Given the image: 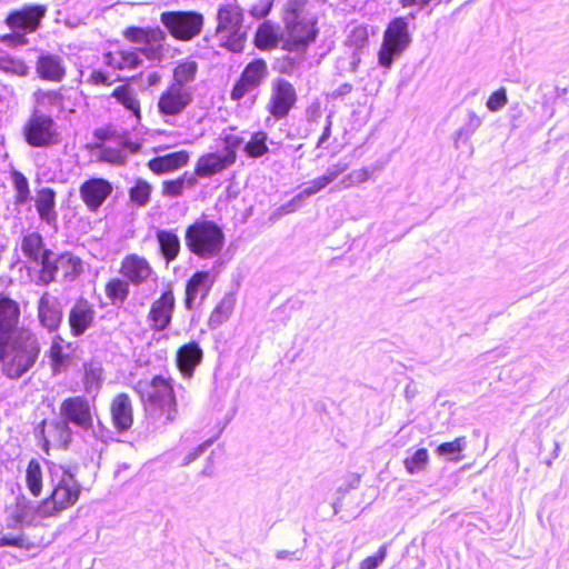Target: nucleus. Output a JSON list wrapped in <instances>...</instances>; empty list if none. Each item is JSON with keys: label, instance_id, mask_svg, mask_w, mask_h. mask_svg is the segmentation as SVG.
Segmentation results:
<instances>
[{"label": "nucleus", "instance_id": "f257e3e1", "mask_svg": "<svg viewBox=\"0 0 569 569\" xmlns=\"http://www.w3.org/2000/svg\"><path fill=\"white\" fill-rule=\"evenodd\" d=\"M41 347L34 332L20 328L10 336L0 337L1 372L11 380L28 373L37 363Z\"/></svg>", "mask_w": 569, "mask_h": 569}, {"label": "nucleus", "instance_id": "f03ea898", "mask_svg": "<svg viewBox=\"0 0 569 569\" xmlns=\"http://www.w3.org/2000/svg\"><path fill=\"white\" fill-rule=\"evenodd\" d=\"M59 420L52 423L50 437L61 449H68L74 435H81L92 429L97 419V408L84 396L68 397L60 403Z\"/></svg>", "mask_w": 569, "mask_h": 569}, {"label": "nucleus", "instance_id": "7ed1b4c3", "mask_svg": "<svg viewBox=\"0 0 569 569\" xmlns=\"http://www.w3.org/2000/svg\"><path fill=\"white\" fill-rule=\"evenodd\" d=\"M134 390L139 393L150 417L159 420L161 425L176 420L177 396L170 378L158 375L151 380H139Z\"/></svg>", "mask_w": 569, "mask_h": 569}, {"label": "nucleus", "instance_id": "20e7f679", "mask_svg": "<svg viewBox=\"0 0 569 569\" xmlns=\"http://www.w3.org/2000/svg\"><path fill=\"white\" fill-rule=\"evenodd\" d=\"M49 477L52 486L51 495L39 506L43 517L54 516L77 503L81 486L76 475L60 465L49 463Z\"/></svg>", "mask_w": 569, "mask_h": 569}, {"label": "nucleus", "instance_id": "39448f33", "mask_svg": "<svg viewBox=\"0 0 569 569\" xmlns=\"http://www.w3.org/2000/svg\"><path fill=\"white\" fill-rule=\"evenodd\" d=\"M224 241L222 228L211 220H197L188 226L184 232L187 249L201 259L217 257L221 252Z\"/></svg>", "mask_w": 569, "mask_h": 569}, {"label": "nucleus", "instance_id": "423d86ee", "mask_svg": "<svg viewBox=\"0 0 569 569\" xmlns=\"http://www.w3.org/2000/svg\"><path fill=\"white\" fill-rule=\"evenodd\" d=\"M217 20V37L221 46L232 52L242 51L247 38L242 10L237 6H222L218 10Z\"/></svg>", "mask_w": 569, "mask_h": 569}, {"label": "nucleus", "instance_id": "0eeeda50", "mask_svg": "<svg viewBox=\"0 0 569 569\" xmlns=\"http://www.w3.org/2000/svg\"><path fill=\"white\" fill-rule=\"evenodd\" d=\"M412 39L408 28V18H393L387 26L378 52V63L390 69L396 59L410 46Z\"/></svg>", "mask_w": 569, "mask_h": 569}, {"label": "nucleus", "instance_id": "6e6552de", "mask_svg": "<svg viewBox=\"0 0 569 569\" xmlns=\"http://www.w3.org/2000/svg\"><path fill=\"white\" fill-rule=\"evenodd\" d=\"M123 37L136 44L141 56L152 62H161L164 57L166 32L159 27H128Z\"/></svg>", "mask_w": 569, "mask_h": 569}, {"label": "nucleus", "instance_id": "1a4fd4ad", "mask_svg": "<svg viewBox=\"0 0 569 569\" xmlns=\"http://www.w3.org/2000/svg\"><path fill=\"white\" fill-rule=\"evenodd\" d=\"M160 22L179 41H190L202 31L204 18L197 11H164Z\"/></svg>", "mask_w": 569, "mask_h": 569}, {"label": "nucleus", "instance_id": "9d476101", "mask_svg": "<svg viewBox=\"0 0 569 569\" xmlns=\"http://www.w3.org/2000/svg\"><path fill=\"white\" fill-rule=\"evenodd\" d=\"M23 138L32 148H48L59 141L57 123L52 116L34 110L23 126Z\"/></svg>", "mask_w": 569, "mask_h": 569}, {"label": "nucleus", "instance_id": "9b49d317", "mask_svg": "<svg viewBox=\"0 0 569 569\" xmlns=\"http://www.w3.org/2000/svg\"><path fill=\"white\" fill-rule=\"evenodd\" d=\"M269 77L267 62L263 59L250 61L236 80L230 91L232 101H241L246 96H251L253 103L260 92V86Z\"/></svg>", "mask_w": 569, "mask_h": 569}, {"label": "nucleus", "instance_id": "f8f14e48", "mask_svg": "<svg viewBox=\"0 0 569 569\" xmlns=\"http://www.w3.org/2000/svg\"><path fill=\"white\" fill-rule=\"evenodd\" d=\"M297 102L295 87L283 78H277L271 83V94L267 104L268 112L276 119L286 118Z\"/></svg>", "mask_w": 569, "mask_h": 569}, {"label": "nucleus", "instance_id": "ddd939ff", "mask_svg": "<svg viewBox=\"0 0 569 569\" xmlns=\"http://www.w3.org/2000/svg\"><path fill=\"white\" fill-rule=\"evenodd\" d=\"M192 102L191 93L180 86L168 87L159 97L158 111L168 124Z\"/></svg>", "mask_w": 569, "mask_h": 569}, {"label": "nucleus", "instance_id": "4468645a", "mask_svg": "<svg viewBox=\"0 0 569 569\" xmlns=\"http://www.w3.org/2000/svg\"><path fill=\"white\" fill-rule=\"evenodd\" d=\"M113 191L112 183L99 177L84 180L79 187V194L90 212H97Z\"/></svg>", "mask_w": 569, "mask_h": 569}, {"label": "nucleus", "instance_id": "2eb2a0df", "mask_svg": "<svg viewBox=\"0 0 569 569\" xmlns=\"http://www.w3.org/2000/svg\"><path fill=\"white\" fill-rule=\"evenodd\" d=\"M216 279L210 271H196L186 284L184 307L193 310L206 300Z\"/></svg>", "mask_w": 569, "mask_h": 569}, {"label": "nucleus", "instance_id": "dca6fc26", "mask_svg": "<svg viewBox=\"0 0 569 569\" xmlns=\"http://www.w3.org/2000/svg\"><path fill=\"white\" fill-rule=\"evenodd\" d=\"M96 309L86 298H78L68 313V323L72 337L79 338L94 325Z\"/></svg>", "mask_w": 569, "mask_h": 569}, {"label": "nucleus", "instance_id": "f3484780", "mask_svg": "<svg viewBox=\"0 0 569 569\" xmlns=\"http://www.w3.org/2000/svg\"><path fill=\"white\" fill-rule=\"evenodd\" d=\"M47 8L41 4L24 6L9 13L7 23L16 32L29 33L36 31L46 16Z\"/></svg>", "mask_w": 569, "mask_h": 569}, {"label": "nucleus", "instance_id": "a211bd4d", "mask_svg": "<svg viewBox=\"0 0 569 569\" xmlns=\"http://www.w3.org/2000/svg\"><path fill=\"white\" fill-rule=\"evenodd\" d=\"M39 323L48 332H56L63 319L62 305L59 298L46 291L37 305Z\"/></svg>", "mask_w": 569, "mask_h": 569}, {"label": "nucleus", "instance_id": "6ab92c4d", "mask_svg": "<svg viewBox=\"0 0 569 569\" xmlns=\"http://www.w3.org/2000/svg\"><path fill=\"white\" fill-rule=\"evenodd\" d=\"M120 274L133 286H140L148 280H157V274L149 261L136 253L126 256L120 266Z\"/></svg>", "mask_w": 569, "mask_h": 569}, {"label": "nucleus", "instance_id": "aec40b11", "mask_svg": "<svg viewBox=\"0 0 569 569\" xmlns=\"http://www.w3.org/2000/svg\"><path fill=\"white\" fill-rule=\"evenodd\" d=\"M174 307L176 299L171 289L164 290L151 303L147 318L154 331H163L171 325Z\"/></svg>", "mask_w": 569, "mask_h": 569}, {"label": "nucleus", "instance_id": "412c9836", "mask_svg": "<svg viewBox=\"0 0 569 569\" xmlns=\"http://www.w3.org/2000/svg\"><path fill=\"white\" fill-rule=\"evenodd\" d=\"M318 34L316 22L310 19H299L288 26V40L286 49L289 51H305L308 46L315 42Z\"/></svg>", "mask_w": 569, "mask_h": 569}, {"label": "nucleus", "instance_id": "4be33fe9", "mask_svg": "<svg viewBox=\"0 0 569 569\" xmlns=\"http://www.w3.org/2000/svg\"><path fill=\"white\" fill-rule=\"evenodd\" d=\"M203 351L196 341L181 346L176 356L177 367L184 379L193 377L196 368L202 362Z\"/></svg>", "mask_w": 569, "mask_h": 569}, {"label": "nucleus", "instance_id": "5701e85b", "mask_svg": "<svg viewBox=\"0 0 569 569\" xmlns=\"http://www.w3.org/2000/svg\"><path fill=\"white\" fill-rule=\"evenodd\" d=\"M36 71L42 80L61 82L66 77L63 58L58 54L41 53L37 59Z\"/></svg>", "mask_w": 569, "mask_h": 569}, {"label": "nucleus", "instance_id": "b1692460", "mask_svg": "<svg viewBox=\"0 0 569 569\" xmlns=\"http://www.w3.org/2000/svg\"><path fill=\"white\" fill-rule=\"evenodd\" d=\"M21 310L19 303L8 296L0 295V337L18 331Z\"/></svg>", "mask_w": 569, "mask_h": 569}, {"label": "nucleus", "instance_id": "393cba45", "mask_svg": "<svg viewBox=\"0 0 569 569\" xmlns=\"http://www.w3.org/2000/svg\"><path fill=\"white\" fill-rule=\"evenodd\" d=\"M111 418L118 432L128 431L133 423L132 405L127 393H119L111 403Z\"/></svg>", "mask_w": 569, "mask_h": 569}, {"label": "nucleus", "instance_id": "a878e982", "mask_svg": "<svg viewBox=\"0 0 569 569\" xmlns=\"http://www.w3.org/2000/svg\"><path fill=\"white\" fill-rule=\"evenodd\" d=\"M56 191L52 188L43 187L37 191L36 209L41 221L57 228L58 212L56 210Z\"/></svg>", "mask_w": 569, "mask_h": 569}, {"label": "nucleus", "instance_id": "bb28decb", "mask_svg": "<svg viewBox=\"0 0 569 569\" xmlns=\"http://www.w3.org/2000/svg\"><path fill=\"white\" fill-rule=\"evenodd\" d=\"M137 48L121 49L103 54V63L116 70H136L142 66V59Z\"/></svg>", "mask_w": 569, "mask_h": 569}, {"label": "nucleus", "instance_id": "cd10ccee", "mask_svg": "<svg viewBox=\"0 0 569 569\" xmlns=\"http://www.w3.org/2000/svg\"><path fill=\"white\" fill-rule=\"evenodd\" d=\"M231 166L232 163L220 152H209L198 159L192 174L196 178H210Z\"/></svg>", "mask_w": 569, "mask_h": 569}, {"label": "nucleus", "instance_id": "c85d7f7f", "mask_svg": "<svg viewBox=\"0 0 569 569\" xmlns=\"http://www.w3.org/2000/svg\"><path fill=\"white\" fill-rule=\"evenodd\" d=\"M188 161L189 152L186 150H179L163 156L154 157L148 162V167L152 172L162 174L186 166Z\"/></svg>", "mask_w": 569, "mask_h": 569}, {"label": "nucleus", "instance_id": "c756f323", "mask_svg": "<svg viewBox=\"0 0 569 569\" xmlns=\"http://www.w3.org/2000/svg\"><path fill=\"white\" fill-rule=\"evenodd\" d=\"M156 239L159 246V252L167 264L174 261L181 249L180 238L173 230L157 229Z\"/></svg>", "mask_w": 569, "mask_h": 569}, {"label": "nucleus", "instance_id": "7c9ffc66", "mask_svg": "<svg viewBox=\"0 0 569 569\" xmlns=\"http://www.w3.org/2000/svg\"><path fill=\"white\" fill-rule=\"evenodd\" d=\"M34 99L39 110L47 114L52 116L64 110V96L61 90H38L34 92Z\"/></svg>", "mask_w": 569, "mask_h": 569}, {"label": "nucleus", "instance_id": "2f4dec72", "mask_svg": "<svg viewBox=\"0 0 569 569\" xmlns=\"http://www.w3.org/2000/svg\"><path fill=\"white\" fill-rule=\"evenodd\" d=\"M58 273L61 272L62 281L72 282L83 271L82 260L70 252H63L57 256Z\"/></svg>", "mask_w": 569, "mask_h": 569}, {"label": "nucleus", "instance_id": "473e14b6", "mask_svg": "<svg viewBox=\"0 0 569 569\" xmlns=\"http://www.w3.org/2000/svg\"><path fill=\"white\" fill-rule=\"evenodd\" d=\"M57 253L52 250H46L44 256L40 258L36 264L40 267L37 276L36 283L40 286H49L51 282L57 280L58 277V263Z\"/></svg>", "mask_w": 569, "mask_h": 569}, {"label": "nucleus", "instance_id": "72a5a7b5", "mask_svg": "<svg viewBox=\"0 0 569 569\" xmlns=\"http://www.w3.org/2000/svg\"><path fill=\"white\" fill-rule=\"evenodd\" d=\"M111 97L114 98L126 110L131 112L137 121H140V102L133 88L128 84L119 86L112 91Z\"/></svg>", "mask_w": 569, "mask_h": 569}, {"label": "nucleus", "instance_id": "f704fd0d", "mask_svg": "<svg viewBox=\"0 0 569 569\" xmlns=\"http://www.w3.org/2000/svg\"><path fill=\"white\" fill-rule=\"evenodd\" d=\"M254 46L260 50H271L278 47L280 36L270 21H263L254 34Z\"/></svg>", "mask_w": 569, "mask_h": 569}, {"label": "nucleus", "instance_id": "c9c22d12", "mask_svg": "<svg viewBox=\"0 0 569 569\" xmlns=\"http://www.w3.org/2000/svg\"><path fill=\"white\" fill-rule=\"evenodd\" d=\"M46 250H49L44 247L43 238L38 232H30L23 236L21 241V251L26 258H28L32 262H37L42 256H44Z\"/></svg>", "mask_w": 569, "mask_h": 569}, {"label": "nucleus", "instance_id": "e433bc0d", "mask_svg": "<svg viewBox=\"0 0 569 569\" xmlns=\"http://www.w3.org/2000/svg\"><path fill=\"white\" fill-rule=\"evenodd\" d=\"M104 292L111 305L120 308L129 297V282L124 278H113L107 282Z\"/></svg>", "mask_w": 569, "mask_h": 569}, {"label": "nucleus", "instance_id": "4c0bfd02", "mask_svg": "<svg viewBox=\"0 0 569 569\" xmlns=\"http://www.w3.org/2000/svg\"><path fill=\"white\" fill-rule=\"evenodd\" d=\"M481 123L482 119L473 110H468L465 123L453 133L455 148L458 149L461 143H467Z\"/></svg>", "mask_w": 569, "mask_h": 569}, {"label": "nucleus", "instance_id": "58836bf2", "mask_svg": "<svg viewBox=\"0 0 569 569\" xmlns=\"http://www.w3.org/2000/svg\"><path fill=\"white\" fill-rule=\"evenodd\" d=\"M197 183L198 180L194 174L184 172L178 179L163 181V194L171 198H177L182 194L183 189H192L197 186Z\"/></svg>", "mask_w": 569, "mask_h": 569}, {"label": "nucleus", "instance_id": "ea45409f", "mask_svg": "<svg viewBox=\"0 0 569 569\" xmlns=\"http://www.w3.org/2000/svg\"><path fill=\"white\" fill-rule=\"evenodd\" d=\"M102 368L99 365L90 363L89 366H86L83 386L88 396H91L94 399L102 386Z\"/></svg>", "mask_w": 569, "mask_h": 569}, {"label": "nucleus", "instance_id": "a19ab883", "mask_svg": "<svg viewBox=\"0 0 569 569\" xmlns=\"http://www.w3.org/2000/svg\"><path fill=\"white\" fill-rule=\"evenodd\" d=\"M267 141L268 134L264 131H256L251 134L250 140L244 143L243 152L248 158H261L269 152Z\"/></svg>", "mask_w": 569, "mask_h": 569}, {"label": "nucleus", "instance_id": "79ce46f5", "mask_svg": "<svg viewBox=\"0 0 569 569\" xmlns=\"http://www.w3.org/2000/svg\"><path fill=\"white\" fill-rule=\"evenodd\" d=\"M62 341V338L58 336L53 339L49 350V359L53 375L66 370L69 363V356L63 351Z\"/></svg>", "mask_w": 569, "mask_h": 569}, {"label": "nucleus", "instance_id": "37998d69", "mask_svg": "<svg viewBox=\"0 0 569 569\" xmlns=\"http://www.w3.org/2000/svg\"><path fill=\"white\" fill-rule=\"evenodd\" d=\"M327 182L325 180H322V177H318L316 179H313L312 181L309 182L308 187H306L305 189H302L298 194H296L286 206L284 208L287 209V212H292L295 211L298 207L301 206L302 201L308 198V197H311L316 193H318L319 191H321L322 189H325L327 187Z\"/></svg>", "mask_w": 569, "mask_h": 569}, {"label": "nucleus", "instance_id": "c03bdc74", "mask_svg": "<svg viewBox=\"0 0 569 569\" xmlns=\"http://www.w3.org/2000/svg\"><path fill=\"white\" fill-rule=\"evenodd\" d=\"M26 482L32 496L38 497L42 491V470L37 459H31L26 470Z\"/></svg>", "mask_w": 569, "mask_h": 569}, {"label": "nucleus", "instance_id": "a18cd8bd", "mask_svg": "<svg viewBox=\"0 0 569 569\" xmlns=\"http://www.w3.org/2000/svg\"><path fill=\"white\" fill-rule=\"evenodd\" d=\"M198 63L196 61L180 62L173 70L174 83L171 86H180L183 88L196 79Z\"/></svg>", "mask_w": 569, "mask_h": 569}, {"label": "nucleus", "instance_id": "49530a36", "mask_svg": "<svg viewBox=\"0 0 569 569\" xmlns=\"http://www.w3.org/2000/svg\"><path fill=\"white\" fill-rule=\"evenodd\" d=\"M11 178L16 191L14 203L24 204L29 202L32 199V197L27 177L22 172L13 170L11 173Z\"/></svg>", "mask_w": 569, "mask_h": 569}, {"label": "nucleus", "instance_id": "de8ad7c7", "mask_svg": "<svg viewBox=\"0 0 569 569\" xmlns=\"http://www.w3.org/2000/svg\"><path fill=\"white\" fill-rule=\"evenodd\" d=\"M466 438L459 437L453 441L439 445L436 449V453L449 461H459L461 459L460 453L466 448Z\"/></svg>", "mask_w": 569, "mask_h": 569}, {"label": "nucleus", "instance_id": "09e8293b", "mask_svg": "<svg viewBox=\"0 0 569 569\" xmlns=\"http://www.w3.org/2000/svg\"><path fill=\"white\" fill-rule=\"evenodd\" d=\"M152 187L143 179H137L134 184L129 189V198L132 203L138 207H146L151 197Z\"/></svg>", "mask_w": 569, "mask_h": 569}, {"label": "nucleus", "instance_id": "8fccbe9b", "mask_svg": "<svg viewBox=\"0 0 569 569\" xmlns=\"http://www.w3.org/2000/svg\"><path fill=\"white\" fill-rule=\"evenodd\" d=\"M429 460L426 448L418 449L411 457L405 459V467L408 473L415 475L426 469Z\"/></svg>", "mask_w": 569, "mask_h": 569}, {"label": "nucleus", "instance_id": "3c124183", "mask_svg": "<svg viewBox=\"0 0 569 569\" xmlns=\"http://www.w3.org/2000/svg\"><path fill=\"white\" fill-rule=\"evenodd\" d=\"M82 437L88 442H91V440H99L103 443H107L113 439V432L97 417V419L92 421V429L87 430Z\"/></svg>", "mask_w": 569, "mask_h": 569}, {"label": "nucleus", "instance_id": "603ef678", "mask_svg": "<svg viewBox=\"0 0 569 569\" xmlns=\"http://www.w3.org/2000/svg\"><path fill=\"white\" fill-rule=\"evenodd\" d=\"M223 154L232 164L237 160V150L244 143V139L237 134H224L222 137Z\"/></svg>", "mask_w": 569, "mask_h": 569}, {"label": "nucleus", "instance_id": "864d4df0", "mask_svg": "<svg viewBox=\"0 0 569 569\" xmlns=\"http://www.w3.org/2000/svg\"><path fill=\"white\" fill-rule=\"evenodd\" d=\"M72 10H74V12H68L64 23L70 28H77L86 22V19L90 14V10L82 2H77Z\"/></svg>", "mask_w": 569, "mask_h": 569}, {"label": "nucleus", "instance_id": "5fc2aeb1", "mask_svg": "<svg viewBox=\"0 0 569 569\" xmlns=\"http://www.w3.org/2000/svg\"><path fill=\"white\" fill-rule=\"evenodd\" d=\"M371 172L367 168L357 169L342 178L340 184L343 189H349L370 179Z\"/></svg>", "mask_w": 569, "mask_h": 569}, {"label": "nucleus", "instance_id": "6e6d98bb", "mask_svg": "<svg viewBox=\"0 0 569 569\" xmlns=\"http://www.w3.org/2000/svg\"><path fill=\"white\" fill-rule=\"evenodd\" d=\"M369 40V34L367 28L363 26H356L352 28L348 36V42L355 47L353 50H360L367 46Z\"/></svg>", "mask_w": 569, "mask_h": 569}, {"label": "nucleus", "instance_id": "4d7b16f0", "mask_svg": "<svg viewBox=\"0 0 569 569\" xmlns=\"http://www.w3.org/2000/svg\"><path fill=\"white\" fill-rule=\"evenodd\" d=\"M303 61H305V56L302 53L293 56V57L287 56L280 62V67H279L280 72L289 74V76H293L295 73L298 72V70Z\"/></svg>", "mask_w": 569, "mask_h": 569}, {"label": "nucleus", "instance_id": "13d9d810", "mask_svg": "<svg viewBox=\"0 0 569 569\" xmlns=\"http://www.w3.org/2000/svg\"><path fill=\"white\" fill-rule=\"evenodd\" d=\"M507 102V90L505 88H500L490 94L486 106L491 112H497L501 110Z\"/></svg>", "mask_w": 569, "mask_h": 569}, {"label": "nucleus", "instance_id": "bf43d9fd", "mask_svg": "<svg viewBox=\"0 0 569 569\" xmlns=\"http://www.w3.org/2000/svg\"><path fill=\"white\" fill-rule=\"evenodd\" d=\"M349 168V162L346 159H340L337 163L330 164L325 174H322V180L327 182V184L333 182L340 174H342Z\"/></svg>", "mask_w": 569, "mask_h": 569}, {"label": "nucleus", "instance_id": "052dcab7", "mask_svg": "<svg viewBox=\"0 0 569 569\" xmlns=\"http://www.w3.org/2000/svg\"><path fill=\"white\" fill-rule=\"evenodd\" d=\"M1 68L6 72L17 76H27L29 72L28 66L20 59L9 58L2 61Z\"/></svg>", "mask_w": 569, "mask_h": 569}, {"label": "nucleus", "instance_id": "680f3d73", "mask_svg": "<svg viewBox=\"0 0 569 569\" xmlns=\"http://www.w3.org/2000/svg\"><path fill=\"white\" fill-rule=\"evenodd\" d=\"M274 0H258L249 10L250 16L256 19L266 18L273 6Z\"/></svg>", "mask_w": 569, "mask_h": 569}, {"label": "nucleus", "instance_id": "e2e57ef3", "mask_svg": "<svg viewBox=\"0 0 569 569\" xmlns=\"http://www.w3.org/2000/svg\"><path fill=\"white\" fill-rule=\"evenodd\" d=\"M386 547H380L376 555L367 557L360 562V569H377L386 558Z\"/></svg>", "mask_w": 569, "mask_h": 569}, {"label": "nucleus", "instance_id": "0e129e2a", "mask_svg": "<svg viewBox=\"0 0 569 569\" xmlns=\"http://www.w3.org/2000/svg\"><path fill=\"white\" fill-rule=\"evenodd\" d=\"M0 547L28 548L23 535L12 536L0 533Z\"/></svg>", "mask_w": 569, "mask_h": 569}, {"label": "nucleus", "instance_id": "69168bd1", "mask_svg": "<svg viewBox=\"0 0 569 569\" xmlns=\"http://www.w3.org/2000/svg\"><path fill=\"white\" fill-rule=\"evenodd\" d=\"M213 443V439H209L204 442H202L201 445H199L196 449H193L192 451H190L184 458H183V461L181 463V466H188L190 465L191 462H193L194 460H197L201 455H203L207 449L212 446Z\"/></svg>", "mask_w": 569, "mask_h": 569}, {"label": "nucleus", "instance_id": "338daca9", "mask_svg": "<svg viewBox=\"0 0 569 569\" xmlns=\"http://www.w3.org/2000/svg\"><path fill=\"white\" fill-rule=\"evenodd\" d=\"M87 82L93 86H111L112 81L110 80V76L102 70L94 69L91 71L90 76L87 79Z\"/></svg>", "mask_w": 569, "mask_h": 569}, {"label": "nucleus", "instance_id": "774afa93", "mask_svg": "<svg viewBox=\"0 0 569 569\" xmlns=\"http://www.w3.org/2000/svg\"><path fill=\"white\" fill-rule=\"evenodd\" d=\"M228 318L229 317H228L227 312H220L219 310L213 309V311L210 315L209 321H208L209 327L211 329H216L220 325H222Z\"/></svg>", "mask_w": 569, "mask_h": 569}]
</instances>
